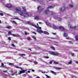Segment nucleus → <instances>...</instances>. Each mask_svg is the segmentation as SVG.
<instances>
[{
  "label": "nucleus",
  "mask_w": 78,
  "mask_h": 78,
  "mask_svg": "<svg viewBox=\"0 0 78 78\" xmlns=\"http://www.w3.org/2000/svg\"><path fill=\"white\" fill-rule=\"evenodd\" d=\"M45 13L46 14H49V15H51V16H53L55 19H56L59 21H61V20H62V18L58 17V16H56V13L53 11H50L49 10H46L45 11Z\"/></svg>",
  "instance_id": "f257e3e1"
},
{
  "label": "nucleus",
  "mask_w": 78,
  "mask_h": 78,
  "mask_svg": "<svg viewBox=\"0 0 78 78\" xmlns=\"http://www.w3.org/2000/svg\"><path fill=\"white\" fill-rule=\"evenodd\" d=\"M8 64L10 66H12L14 67V68H16L18 69H21V71H20V72L19 74H21V73H25V72L27 71V70H25L24 69H23L22 68H21V67H19L18 66H16V65H14V63H9Z\"/></svg>",
  "instance_id": "f03ea898"
},
{
  "label": "nucleus",
  "mask_w": 78,
  "mask_h": 78,
  "mask_svg": "<svg viewBox=\"0 0 78 78\" xmlns=\"http://www.w3.org/2000/svg\"><path fill=\"white\" fill-rule=\"evenodd\" d=\"M15 10H16V12L19 13L20 16H23L24 17H26V16L24 15L23 11H21V9H19V8H16Z\"/></svg>",
  "instance_id": "7ed1b4c3"
},
{
  "label": "nucleus",
  "mask_w": 78,
  "mask_h": 78,
  "mask_svg": "<svg viewBox=\"0 0 78 78\" xmlns=\"http://www.w3.org/2000/svg\"><path fill=\"white\" fill-rule=\"evenodd\" d=\"M45 23L47 26H49L50 27H52L54 29H57L58 28L57 27L55 26V25L54 24H51V25L50 23L47 22H46Z\"/></svg>",
  "instance_id": "20e7f679"
},
{
  "label": "nucleus",
  "mask_w": 78,
  "mask_h": 78,
  "mask_svg": "<svg viewBox=\"0 0 78 78\" xmlns=\"http://www.w3.org/2000/svg\"><path fill=\"white\" fill-rule=\"evenodd\" d=\"M27 24H29V25H31L33 27H34L35 28H36L37 30H39L38 29H40V30H41V27H37V25H36L35 24L33 23L30 22H27Z\"/></svg>",
  "instance_id": "39448f33"
},
{
  "label": "nucleus",
  "mask_w": 78,
  "mask_h": 78,
  "mask_svg": "<svg viewBox=\"0 0 78 78\" xmlns=\"http://www.w3.org/2000/svg\"><path fill=\"white\" fill-rule=\"evenodd\" d=\"M37 32H38V33H43L44 34H46L47 35H49V33H48L47 31H42L41 30H37Z\"/></svg>",
  "instance_id": "423d86ee"
},
{
  "label": "nucleus",
  "mask_w": 78,
  "mask_h": 78,
  "mask_svg": "<svg viewBox=\"0 0 78 78\" xmlns=\"http://www.w3.org/2000/svg\"><path fill=\"white\" fill-rule=\"evenodd\" d=\"M8 34L9 35H11L13 36V37H21L19 35V34H12L11 31H8Z\"/></svg>",
  "instance_id": "0eeeda50"
},
{
  "label": "nucleus",
  "mask_w": 78,
  "mask_h": 78,
  "mask_svg": "<svg viewBox=\"0 0 78 78\" xmlns=\"http://www.w3.org/2000/svg\"><path fill=\"white\" fill-rule=\"evenodd\" d=\"M59 29L61 31H64V32H65L66 31V29L65 28H64L63 27H62V26L59 27Z\"/></svg>",
  "instance_id": "6e6552de"
},
{
  "label": "nucleus",
  "mask_w": 78,
  "mask_h": 78,
  "mask_svg": "<svg viewBox=\"0 0 78 78\" xmlns=\"http://www.w3.org/2000/svg\"><path fill=\"white\" fill-rule=\"evenodd\" d=\"M38 11L40 12L41 11L44 10L43 8H42L41 6H39L37 8Z\"/></svg>",
  "instance_id": "1a4fd4ad"
},
{
  "label": "nucleus",
  "mask_w": 78,
  "mask_h": 78,
  "mask_svg": "<svg viewBox=\"0 0 78 78\" xmlns=\"http://www.w3.org/2000/svg\"><path fill=\"white\" fill-rule=\"evenodd\" d=\"M50 54L52 55H59V54L56 52H50Z\"/></svg>",
  "instance_id": "9d476101"
},
{
  "label": "nucleus",
  "mask_w": 78,
  "mask_h": 78,
  "mask_svg": "<svg viewBox=\"0 0 78 78\" xmlns=\"http://www.w3.org/2000/svg\"><path fill=\"white\" fill-rule=\"evenodd\" d=\"M68 26L69 28H71V29H75L76 28V27H72V25H70V24H69L68 25Z\"/></svg>",
  "instance_id": "9b49d317"
},
{
  "label": "nucleus",
  "mask_w": 78,
  "mask_h": 78,
  "mask_svg": "<svg viewBox=\"0 0 78 78\" xmlns=\"http://www.w3.org/2000/svg\"><path fill=\"white\" fill-rule=\"evenodd\" d=\"M6 7H7V8H10L12 7V6L10 4H7L6 5Z\"/></svg>",
  "instance_id": "f8f14e48"
},
{
  "label": "nucleus",
  "mask_w": 78,
  "mask_h": 78,
  "mask_svg": "<svg viewBox=\"0 0 78 78\" xmlns=\"http://www.w3.org/2000/svg\"><path fill=\"white\" fill-rule=\"evenodd\" d=\"M35 48L36 49V50H38L41 49V48L40 47H38V46H36L35 47Z\"/></svg>",
  "instance_id": "ddd939ff"
},
{
  "label": "nucleus",
  "mask_w": 78,
  "mask_h": 78,
  "mask_svg": "<svg viewBox=\"0 0 78 78\" xmlns=\"http://www.w3.org/2000/svg\"><path fill=\"white\" fill-rule=\"evenodd\" d=\"M66 8V7L65 6H63L62 8L61 9H60V11H63Z\"/></svg>",
  "instance_id": "4468645a"
},
{
  "label": "nucleus",
  "mask_w": 78,
  "mask_h": 78,
  "mask_svg": "<svg viewBox=\"0 0 78 78\" xmlns=\"http://www.w3.org/2000/svg\"><path fill=\"white\" fill-rule=\"evenodd\" d=\"M50 72L51 73H53L54 75H56L57 73H55V72H54V71H53L51 70Z\"/></svg>",
  "instance_id": "2eb2a0df"
},
{
  "label": "nucleus",
  "mask_w": 78,
  "mask_h": 78,
  "mask_svg": "<svg viewBox=\"0 0 78 78\" xmlns=\"http://www.w3.org/2000/svg\"><path fill=\"white\" fill-rule=\"evenodd\" d=\"M64 37H67L68 34H66V33H64Z\"/></svg>",
  "instance_id": "dca6fc26"
},
{
  "label": "nucleus",
  "mask_w": 78,
  "mask_h": 78,
  "mask_svg": "<svg viewBox=\"0 0 78 78\" xmlns=\"http://www.w3.org/2000/svg\"><path fill=\"white\" fill-rule=\"evenodd\" d=\"M53 8V6H48V7H47V9H49V8L51 9Z\"/></svg>",
  "instance_id": "f3484780"
},
{
  "label": "nucleus",
  "mask_w": 78,
  "mask_h": 78,
  "mask_svg": "<svg viewBox=\"0 0 78 78\" xmlns=\"http://www.w3.org/2000/svg\"><path fill=\"white\" fill-rule=\"evenodd\" d=\"M6 28H8V29H10L12 27L11 26H8L6 27Z\"/></svg>",
  "instance_id": "a211bd4d"
},
{
  "label": "nucleus",
  "mask_w": 78,
  "mask_h": 78,
  "mask_svg": "<svg viewBox=\"0 0 78 78\" xmlns=\"http://www.w3.org/2000/svg\"><path fill=\"white\" fill-rule=\"evenodd\" d=\"M43 58H49V57L48 56H43Z\"/></svg>",
  "instance_id": "6ab92c4d"
},
{
  "label": "nucleus",
  "mask_w": 78,
  "mask_h": 78,
  "mask_svg": "<svg viewBox=\"0 0 78 78\" xmlns=\"http://www.w3.org/2000/svg\"><path fill=\"white\" fill-rule=\"evenodd\" d=\"M1 65V67H2V68H4L5 67V66H4V64L3 63H2Z\"/></svg>",
  "instance_id": "aec40b11"
},
{
  "label": "nucleus",
  "mask_w": 78,
  "mask_h": 78,
  "mask_svg": "<svg viewBox=\"0 0 78 78\" xmlns=\"http://www.w3.org/2000/svg\"><path fill=\"white\" fill-rule=\"evenodd\" d=\"M23 11H24V12L26 11V8L25 7H23Z\"/></svg>",
  "instance_id": "412c9836"
},
{
  "label": "nucleus",
  "mask_w": 78,
  "mask_h": 78,
  "mask_svg": "<svg viewBox=\"0 0 78 78\" xmlns=\"http://www.w3.org/2000/svg\"><path fill=\"white\" fill-rule=\"evenodd\" d=\"M75 38L76 39V40L77 41H78V35H76L75 37Z\"/></svg>",
  "instance_id": "4be33fe9"
},
{
  "label": "nucleus",
  "mask_w": 78,
  "mask_h": 78,
  "mask_svg": "<svg viewBox=\"0 0 78 78\" xmlns=\"http://www.w3.org/2000/svg\"><path fill=\"white\" fill-rule=\"evenodd\" d=\"M11 45L12 46H13V47H16V46H15L14 43H11Z\"/></svg>",
  "instance_id": "5701e85b"
},
{
  "label": "nucleus",
  "mask_w": 78,
  "mask_h": 78,
  "mask_svg": "<svg viewBox=\"0 0 78 78\" xmlns=\"http://www.w3.org/2000/svg\"><path fill=\"white\" fill-rule=\"evenodd\" d=\"M34 63L36 65L37 64H38V63L37 62V61H35L34 62Z\"/></svg>",
  "instance_id": "b1692460"
},
{
  "label": "nucleus",
  "mask_w": 78,
  "mask_h": 78,
  "mask_svg": "<svg viewBox=\"0 0 78 78\" xmlns=\"http://www.w3.org/2000/svg\"><path fill=\"white\" fill-rule=\"evenodd\" d=\"M12 43H17V41H16V40H12Z\"/></svg>",
  "instance_id": "393cba45"
},
{
  "label": "nucleus",
  "mask_w": 78,
  "mask_h": 78,
  "mask_svg": "<svg viewBox=\"0 0 78 78\" xmlns=\"http://www.w3.org/2000/svg\"><path fill=\"white\" fill-rule=\"evenodd\" d=\"M31 54H37V52H31Z\"/></svg>",
  "instance_id": "a878e982"
},
{
  "label": "nucleus",
  "mask_w": 78,
  "mask_h": 78,
  "mask_svg": "<svg viewBox=\"0 0 78 78\" xmlns=\"http://www.w3.org/2000/svg\"><path fill=\"white\" fill-rule=\"evenodd\" d=\"M51 48L53 49V50H55V48L53 46H51Z\"/></svg>",
  "instance_id": "bb28decb"
},
{
  "label": "nucleus",
  "mask_w": 78,
  "mask_h": 78,
  "mask_svg": "<svg viewBox=\"0 0 78 78\" xmlns=\"http://www.w3.org/2000/svg\"><path fill=\"white\" fill-rule=\"evenodd\" d=\"M32 37H33V38H34L35 40H36V37H35V36H32Z\"/></svg>",
  "instance_id": "cd10ccee"
},
{
  "label": "nucleus",
  "mask_w": 78,
  "mask_h": 78,
  "mask_svg": "<svg viewBox=\"0 0 78 78\" xmlns=\"http://www.w3.org/2000/svg\"><path fill=\"white\" fill-rule=\"evenodd\" d=\"M35 19H39V18L38 17V16H36V17H35Z\"/></svg>",
  "instance_id": "c85d7f7f"
},
{
  "label": "nucleus",
  "mask_w": 78,
  "mask_h": 78,
  "mask_svg": "<svg viewBox=\"0 0 78 78\" xmlns=\"http://www.w3.org/2000/svg\"><path fill=\"white\" fill-rule=\"evenodd\" d=\"M12 22H13V23H14L15 24H17L16 22H15V21H14V20H13V21H12Z\"/></svg>",
  "instance_id": "c756f323"
},
{
  "label": "nucleus",
  "mask_w": 78,
  "mask_h": 78,
  "mask_svg": "<svg viewBox=\"0 0 78 78\" xmlns=\"http://www.w3.org/2000/svg\"><path fill=\"white\" fill-rule=\"evenodd\" d=\"M20 55L21 56V55H25V54H20Z\"/></svg>",
  "instance_id": "7c9ffc66"
},
{
  "label": "nucleus",
  "mask_w": 78,
  "mask_h": 78,
  "mask_svg": "<svg viewBox=\"0 0 78 78\" xmlns=\"http://www.w3.org/2000/svg\"><path fill=\"white\" fill-rule=\"evenodd\" d=\"M45 75H46V76L47 77V78H51L50 76L46 74Z\"/></svg>",
  "instance_id": "2f4dec72"
},
{
  "label": "nucleus",
  "mask_w": 78,
  "mask_h": 78,
  "mask_svg": "<svg viewBox=\"0 0 78 78\" xmlns=\"http://www.w3.org/2000/svg\"><path fill=\"white\" fill-rule=\"evenodd\" d=\"M27 39L28 40H30L31 39V38L30 37H27Z\"/></svg>",
  "instance_id": "473e14b6"
},
{
  "label": "nucleus",
  "mask_w": 78,
  "mask_h": 78,
  "mask_svg": "<svg viewBox=\"0 0 78 78\" xmlns=\"http://www.w3.org/2000/svg\"><path fill=\"white\" fill-rule=\"evenodd\" d=\"M69 6L71 8H73V5H69Z\"/></svg>",
  "instance_id": "72a5a7b5"
},
{
  "label": "nucleus",
  "mask_w": 78,
  "mask_h": 78,
  "mask_svg": "<svg viewBox=\"0 0 78 78\" xmlns=\"http://www.w3.org/2000/svg\"><path fill=\"white\" fill-rule=\"evenodd\" d=\"M52 62H53V61H50V62H49L50 64H52Z\"/></svg>",
  "instance_id": "f704fd0d"
},
{
  "label": "nucleus",
  "mask_w": 78,
  "mask_h": 78,
  "mask_svg": "<svg viewBox=\"0 0 78 78\" xmlns=\"http://www.w3.org/2000/svg\"><path fill=\"white\" fill-rule=\"evenodd\" d=\"M56 69H60L61 68H55Z\"/></svg>",
  "instance_id": "c9c22d12"
},
{
  "label": "nucleus",
  "mask_w": 78,
  "mask_h": 78,
  "mask_svg": "<svg viewBox=\"0 0 78 78\" xmlns=\"http://www.w3.org/2000/svg\"><path fill=\"white\" fill-rule=\"evenodd\" d=\"M24 14L27 15V16H28L29 15V14H28V13H27V12H25V13H24Z\"/></svg>",
  "instance_id": "e433bc0d"
},
{
  "label": "nucleus",
  "mask_w": 78,
  "mask_h": 78,
  "mask_svg": "<svg viewBox=\"0 0 78 78\" xmlns=\"http://www.w3.org/2000/svg\"><path fill=\"white\" fill-rule=\"evenodd\" d=\"M8 39L9 40H11V37H8Z\"/></svg>",
  "instance_id": "4c0bfd02"
},
{
  "label": "nucleus",
  "mask_w": 78,
  "mask_h": 78,
  "mask_svg": "<svg viewBox=\"0 0 78 78\" xmlns=\"http://www.w3.org/2000/svg\"><path fill=\"white\" fill-rule=\"evenodd\" d=\"M0 15H1V16H3V13H1V12H0Z\"/></svg>",
  "instance_id": "58836bf2"
},
{
  "label": "nucleus",
  "mask_w": 78,
  "mask_h": 78,
  "mask_svg": "<svg viewBox=\"0 0 78 78\" xmlns=\"http://www.w3.org/2000/svg\"><path fill=\"white\" fill-rule=\"evenodd\" d=\"M17 71H16V72H15V73H14V74H15V75H17Z\"/></svg>",
  "instance_id": "ea45409f"
},
{
  "label": "nucleus",
  "mask_w": 78,
  "mask_h": 78,
  "mask_svg": "<svg viewBox=\"0 0 78 78\" xmlns=\"http://www.w3.org/2000/svg\"><path fill=\"white\" fill-rule=\"evenodd\" d=\"M39 60H40V61H41V62H43V60H42L41 58H40Z\"/></svg>",
  "instance_id": "a19ab883"
},
{
  "label": "nucleus",
  "mask_w": 78,
  "mask_h": 78,
  "mask_svg": "<svg viewBox=\"0 0 78 78\" xmlns=\"http://www.w3.org/2000/svg\"><path fill=\"white\" fill-rule=\"evenodd\" d=\"M25 34H26V35H27L28 33L26 32V31H25Z\"/></svg>",
  "instance_id": "79ce46f5"
},
{
  "label": "nucleus",
  "mask_w": 78,
  "mask_h": 78,
  "mask_svg": "<svg viewBox=\"0 0 78 78\" xmlns=\"http://www.w3.org/2000/svg\"><path fill=\"white\" fill-rule=\"evenodd\" d=\"M69 43H72V41H69Z\"/></svg>",
  "instance_id": "37998d69"
},
{
  "label": "nucleus",
  "mask_w": 78,
  "mask_h": 78,
  "mask_svg": "<svg viewBox=\"0 0 78 78\" xmlns=\"http://www.w3.org/2000/svg\"><path fill=\"white\" fill-rule=\"evenodd\" d=\"M74 54L73 53H71V55H72V56H74Z\"/></svg>",
  "instance_id": "c03bdc74"
},
{
  "label": "nucleus",
  "mask_w": 78,
  "mask_h": 78,
  "mask_svg": "<svg viewBox=\"0 0 78 78\" xmlns=\"http://www.w3.org/2000/svg\"><path fill=\"white\" fill-rule=\"evenodd\" d=\"M7 71L8 70H6V71H3V72H8Z\"/></svg>",
  "instance_id": "a18cd8bd"
},
{
  "label": "nucleus",
  "mask_w": 78,
  "mask_h": 78,
  "mask_svg": "<svg viewBox=\"0 0 78 78\" xmlns=\"http://www.w3.org/2000/svg\"><path fill=\"white\" fill-rule=\"evenodd\" d=\"M33 33L35 35H36L37 34L36 33H35V32H33Z\"/></svg>",
  "instance_id": "49530a36"
},
{
  "label": "nucleus",
  "mask_w": 78,
  "mask_h": 78,
  "mask_svg": "<svg viewBox=\"0 0 78 78\" xmlns=\"http://www.w3.org/2000/svg\"><path fill=\"white\" fill-rule=\"evenodd\" d=\"M54 63L55 64H58V62H54Z\"/></svg>",
  "instance_id": "de8ad7c7"
},
{
  "label": "nucleus",
  "mask_w": 78,
  "mask_h": 78,
  "mask_svg": "<svg viewBox=\"0 0 78 78\" xmlns=\"http://www.w3.org/2000/svg\"><path fill=\"white\" fill-rule=\"evenodd\" d=\"M68 63L69 64H72V62H68Z\"/></svg>",
  "instance_id": "09e8293b"
},
{
  "label": "nucleus",
  "mask_w": 78,
  "mask_h": 78,
  "mask_svg": "<svg viewBox=\"0 0 78 78\" xmlns=\"http://www.w3.org/2000/svg\"><path fill=\"white\" fill-rule=\"evenodd\" d=\"M53 34H54V35H56V33H53Z\"/></svg>",
  "instance_id": "8fccbe9b"
},
{
  "label": "nucleus",
  "mask_w": 78,
  "mask_h": 78,
  "mask_svg": "<svg viewBox=\"0 0 78 78\" xmlns=\"http://www.w3.org/2000/svg\"><path fill=\"white\" fill-rule=\"evenodd\" d=\"M28 50H30V51H31V49L30 48H28Z\"/></svg>",
  "instance_id": "3c124183"
},
{
  "label": "nucleus",
  "mask_w": 78,
  "mask_h": 78,
  "mask_svg": "<svg viewBox=\"0 0 78 78\" xmlns=\"http://www.w3.org/2000/svg\"><path fill=\"white\" fill-rule=\"evenodd\" d=\"M22 64V63H19V65L20 66Z\"/></svg>",
  "instance_id": "603ef678"
},
{
  "label": "nucleus",
  "mask_w": 78,
  "mask_h": 78,
  "mask_svg": "<svg viewBox=\"0 0 78 78\" xmlns=\"http://www.w3.org/2000/svg\"><path fill=\"white\" fill-rule=\"evenodd\" d=\"M76 63H77V64H78V61H76Z\"/></svg>",
  "instance_id": "864d4df0"
},
{
  "label": "nucleus",
  "mask_w": 78,
  "mask_h": 78,
  "mask_svg": "<svg viewBox=\"0 0 78 78\" xmlns=\"http://www.w3.org/2000/svg\"><path fill=\"white\" fill-rule=\"evenodd\" d=\"M23 76H26V74H23Z\"/></svg>",
  "instance_id": "5fc2aeb1"
},
{
  "label": "nucleus",
  "mask_w": 78,
  "mask_h": 78,
  "mask_svg": "<svg viewBox=\"0 0 78 78\" xmlns=\"http://www.w3.org/2000/svg\"><path fill=\"white\" fill-rule=\"evenodd\" d=\"M29 77L30 78H31L32 77V76H30V75H29Z\"/></svg>",
  "instance_id": "6e6d98bb"
},
{
  "label": "nucleus",
  "mask_w": 78,
  "mask_h": 78,
  "mask_svg": "<svg viewBox=\"0 0 78 78\" xmlns=\"http://www.w3.org/2000/svg\"><path fill=\"white\" fill-rule=\"evenodd\" d=\"M36 78H41L39 77V76H37V77H36Z\"/></svg>",
  "instance_id": "4d7b16f0"
},
{
  "label": "nucleus",
  "mask_w": 78,
  "mask_h": 78,
  "mask_svg": "<svg viewBox=\"0 0 78 78\" xmlns=\"http://www.w3.org/2000/svg\"><path fill=\"white\" fill-rule=\"evenodd\" d=\"M51 38L52 39H54L55 38L54 37H51Z\"/></svg>",
  "instance_id": "13d9d810"
},
{
  "label": "nucleus",
  "mask_w": 78,
  "mask_h": 78,
  "mask_svg": "<svg viewBox=\"0 0 78 78\" xmlns=\"http://www.w3.org/2000/svg\"><path fill=\"white\" fill-rule=\"evenodd\" d=\"M32 72H35V70H34V69H32Z\"/></svg>",
  "instance_id": "bf43d9fd"
},
{
  "label": "nucleus",
  "mask_w": 78,
  "mask_h": 78,
  "mask_svg": "<svg viewBox=\"0 0 78 78\" xmlns=\"http://www.w3.org/2000/svg\"><path fill=\"white\" fill-rule=\"evenodd\" d=\"M46 72H43V71H42V73H45Z\"/></svg>",
  "instance_id": "052dcab7"
},
{
  "label": "nucleus",
  "mask_w": 78,
  "mask_h": 78,
  "mask_svg": "<svg viewBox=\"0 0 78 78\" xmlns=\"http://www.w3.org/2000/svg\"><path fill=\"white\" fill-rule=\"evenodd\" d=\"M37 25L38 26V27H39V25H38V23H37Z\"/></svg>",
  "instance_id": "680f3d73"
},
{
  "label": "nucleus",
  "mask_w": 78,
  "mask_h": 78,
  "mask_svg": "<svg viewBox=\"0 0 78 78\" xmlns=\"http://www.w3.org/2000/svg\"><path fill=\"white\" fill-rule=\"evenodd\" d=\"M27 72L28 73H30V71H28Z\"/></svg>",
  "instance_id": "e2e57ef3"
},
{
  "label": "nucleus",
  "mask_w": 78,
  "mask_h": 78,
  "mask_svg": "<svg viewBox=\"0 0 78 78\" xmlns=\"http://www.w3.org/2000/svg\"><path fill=\"white\" fill-rule=\"evenodd\" d=\"M34 0V1H39L40 0Z\"/></svg>",
  "instance_id": "0e129e2a"
},
{
  "label": "nucleus",
  "mask_w": 78,
  "mask_h": 78,
  "mask_svg": "<svg viewBox=\"0 0 78 78\" xmlns=\"http://www.w3.org/2000/svg\"><path fill=\"white\" fill-rule=\"evenodd\" d=\"M39 23L40 24H41V23H41V22H39Z\"/></svg>",
  "instance_id": "69168bd1"
},
{
  "label": "nucleus",
  "mask_w": 78,
  "mask_h": 78,
  "mask_svg": "<svg viewBox=\"0 0 78 78\" xmlns=\"http://www.w3.org/2000/svg\"><path fill=\"white\" fill-rule=\"evenodd\" d=\"M0 23H2V21H1V20H0Z\"/></svg>",
  "instance_id": "338daca9"
},
{
  "label": "nucleus",
  "mask_w": 78,
  "mask_h": 78,
  "mask_svg": "<svg viewBox=\"0 0 78 78\" xmlns=\"http://www.w3.org/2000/svg\"><path fill=\"white\" fill-rule=\"evenodd\" d=\"M12 75H14V74H12Z\"/></svg>",
  "instance_id": "774afa93"
}]
</instances>
